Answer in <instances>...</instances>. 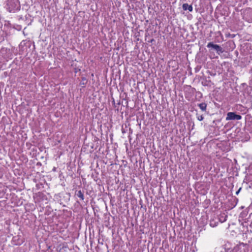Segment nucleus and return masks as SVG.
<instances>
[{"instance_id": "1", "label": "nucleus", "mask_w": 252, "mask_h": 252, "mask_svg": "<svg viewBox=\"0 0 252 252\" xmlns=\"http://www.w3.org/2000/svg\"><path fill=\"white\" fill-rule=\"evenodd\" d=\"M7 9L10 12L19 10L20 5L18 0H7Z\"/></svg>"}, {"instance_id": "2", "label": "nucleus", "mask_w": 252, "mask_h": 252, "mask_svg": "<svg viewBox=\"0 0 252 252\" xmlns=\"http://www.w3.org/2000/svg\"><path fill=\"white\" fill-rule=\"evenodd\" d=\"M207 47L215 50L219 55L224 52V50L220 46L215 44L212 42H209L207 45Z\"/></svg>"}, {"instance_id": "3", "label": "nucleus", "mask_w": 252, "mask_h": 252, "mask_svg": "<svg viewBox=\"0 0 252 252\" xmlns=\"http://www.w3.org/2000/svg\"><path fill=\"white\" fill-rule=\"evenodd\" d=\"M242 119V116L237 114L235 112H228L227 113L226 120H240Z\"/></svg>"}, {"instance_id": "4", "label": "nucleus", "mask_w": 252, "mask_h": 252, "mask_svg": "<svg viewBox=\"0 0 252 252\" xmlns=\"http://www.w3.org/2000/svg\"><path fill=\"white\" fill-rule=\"evenodd\" d=\"M201 84L204 86L211 87L213 83L210 80V77H204L201 79Z\"/></svg>"}, {"instance_id": "5", "label": "nucleus", "mask_w": 252, "mask_h": 252, "mask_svg": "<svg viewBox=\"0 0 252 252\" xmlns=\"http://www.w3.org/2000/svg\"><path fill=\"white\" fill-rule=\"evenodd\" d=\"M75 195L80 198V199L82 201L84 200V192L82 191L81 190H76Z\"/></svg>"}, {"instance_id": "6", "label": "nucleus", "mask_w": 252, "mask_h": 252, "mask_svg": "<svg viewBox=\"0 0 252 252\" xmlns=\"http://www.w3.org/2000/svg\"><path fill=\"white\" fill-rule=\"evenodd\" d=\"M243 246V247L248 246L247 244H245L244 243H240L238 245H237L236 247H235L232 250V252H238L240 249V246Z\"/></svg>"}, {"instance_id": "7", "label": "nucleus", "mask_w": 252, "mask_h": 252, "mask_svg": "<svg viewBox=\"0 0 252 252\" xmlns=\"http://www.w3.org/2000/svg\"><path fill=\"white\" fill-rule=\"evenodd\" d=\"M183 9L184 10H188L189 11L191 12L192 11V7L191 5H189L188 3H184L183 4Z\"/></svg>"}, {"instance_id": "8", "label": "nucleus", "mask_w": 252, "mask_h": 252, "mask_svg": "<svg viewBox=\"0 0 252 252\" xmlns=\"http://www.w3.org/2000/svg\"><path fill=\"white\" fill-rule=\"evenodd\" d=\"M198 106L202 111H206L207 109V104L206 103H199Z\"/></svg>"}, {"instance_id": "9", "label": "nucleus", "mask_w": 252, "mask_h": 252, "mask_svg": "<svg viewBox=\"0 0 252 252\" xmlns=\"http://www.w3.org/2000/svg\"><path fill=\"white\" fill-rule=\"evenodd\" d=\"M218 224V222L216 220V219H211L210 221V225L211 227H215Z\"/></svg>"}, {"instance_id": "10", "label": "nucleus", "mask_w": 252, "mask_h": 252, "mask_svg": "<svg viewBox=\"0 0 252 252\" xmlns=\"http://www.w3.org/2000/svg\"><path fill=\"white\" fill-rule=\"evenodd\" d=\"M81 79L82 80L80 83V85L82 86V87H84L87 82V79L85 77H82Z\"/></svg>"}, {"instance_id": "11", "label": "nucleus", "mask_w": 252, "mask_h": 252, "mask_svg": "<svg viewBox=\"0 0 252 252\" xmlns=\"http://www.w3.org/2000/svg\"><path fill=\"white\" fill-rule=\"evenodd\" d=\"M226 217H227L226 216L222 215L219 217V220L221 222H223L226 220Z\"/></svg>"}, {"instance_id": "12", "label": "nucleus", "mask_w": 252, "mask_h": 252, "mask_svg": "<svg viewBox=\"0 0 252 252\" xmlns=\"http://www.w3.org/2000/svg\"><path fill=\"white\" fill-rule=\"evenodd\" d=\"M197 118L198 121H201L204 119V117L203 115H199L197 114Z\"/></svg>"}, {"instance_id": "13", "label": "nucleus", "mask_w": 252, "mask_h": 252, "mask_svg": "<svg viewBox=\"0 0 252 252\" xmlns=\"http://www.w3.org/2000/svg\"><path fill=\"white\" fill-rule=\"evenodd\" d=\"M248 125L251 127V130L252 131V120L248 122Z\"/></svg>"}, {"instance_id": "14", "label": "nucleus", "mask_w": 252, "mask_h": 252, "mask_svg": "<svg viewBox=\"0 0 252 252\" xmlns=\"http://www.w3.org/2000/svg\"><path fill=\"white\" fill-rule=\"evenodd\" d=\"M36 195L39 197H41L43 194L42 192H39L36 194Z\"/></svg>"}, {"instance_id": "15", "label": "nucleus", "mask_w": 252, "mask_h": 252, "mask_svg": "<svg viewBox=\"0 0 252 252\" xmlns=\"http://www.w3.org/2000/svg\"><path fill=\"white\" fill-rule=\"evenodd\" d=\"M241 188H240L236 192V194L238 195L240 192V191L241 190Z\"/></svg>"}, {"instance_id": "16", "label": "nucleus", "mask_w": 252, "mask_h": 252, "mask_svg": "<svg viewBox=\"0 0 252 252\" xmlns=\"http://www.w3.org/2000/svg\"><path fill=\"white\" fill-rule=\"evenodd\" d=\"M225 252H231V251H229V250H227L225 251Z\"/></svg>"}]
</instances>
